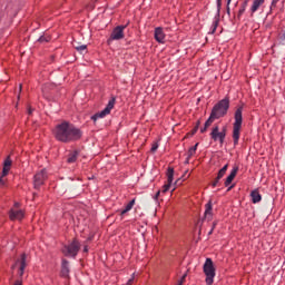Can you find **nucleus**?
<instances>
[{
	"instance_id": "nucleus-42",
	"label": "nucleus",
	"mask_w": 285,
	"mask_h": 285,
	"mask_svg": "<svg viewBox=\"0 0 285 285\" xmlns=\"http://www.w3.org/2000/svg\"><path fill=\"white\" fill-rule=\"evenodd\" d=\"M83 253H88V246L83 247Z\"/></svg>"
},
{
	"instance_id": "nucleus-29",
	"label": "nucleus",
	"mask_w": 285,
	"mask_h": 285,
	"mask_svg": "<svg viewBox=\"0 0 285 285\" xmlns=\"http://www.w3.org/2000/svg\"><path fill=\"white\" fill-rule=\"evenodd\" d=\"M157 148H159V144L154 142L153 146H151L150 151H151V153H157Z\"/></svg>"
},
{
	"instance_id": "nucleus-41",
	"label": "nucleus",
	"mask_w": 285,
	"mask_h": 285,
	"mask_svg": "<svg viewBox=\"0 0 285 285\" xmlns=\"http://www.w3.org/2000/svg\"><path fill=\"white\" fill-rule=\"evenodd\" d=\"M126 213H128V210L122 209V210L120 212V215H126Z\"/></svg>"
},
{
	"instance_id": "nucleus-21",
	"label": "nucleus",
	"mask_w": 285,
	"mask_h": 285,
	"mask_svg": "<svg viewBox=\"0 0 285 285\" xmlns=\"http://www.w3.org/2000/svg\"><path fill=\"white\" fill-rule=\"evenodd\" d=\"M197 146H199V142H196L194 147L189 148L188 156H187V163L190 161V157H194V155L197 153Z\"/></svg>"
},
{
	"instance_id": "nucleus-27",
	"label": "nucleus",
	"mask_w": 285,
	"mask_h": 285,
	"mask_svg": "<svg viewBox=\"0 0 285 285\" xmlns=\"http://www.w3.org/2000/svg\"><path fill=\"white\" fill-rule=\"evenodd\" d=\"M132 206H135V199L130 200L126 207L125 210H127V213H129V210H132Z\"/></svg>"
},
{
	"instance_id": "nucleus-12",
	"label": "nucleus",
	"mask_w": 285,
	"mask_h": 285,
	"mask_svg": "<svg viewBox=\"0 0 285 285\" xmlns=\"http://www.w3.org/2000/svg\"><path fill=\"white\" fill-rule=\"evenodd\" d=\"M46 179H48V171L46 169H41L33 176L35 188H41L46 183Z\"/></svg>"
},
{
	"instance_id": "nucleus-1",
	"label": "nucleus",
	"mask_w": 285,
	"mask_h": 285,
	"mask_svg": "<svg viewBox=\"0 0 285 285\" xmlns=\"http://www.w3.org/2000/svg\"><path fill=\"white\" fill-rule=\"evenodd\" d=\"M53 135L57 141L72 144V141H79L83 136V132H81V129L77 128L75 125L68 121H62L56 126Z\"/></svg>"
},
{
	"instance_id": "nucleus-11",
	"label": "nucleus",
	"mask_w": 285,
	"mask_h": 285,
	"mask_svg": "<svg viewBox=\"0 0 285 285\" xmlns=\"http://www.w3.org/2000/svg\"><path fill=\"white\" fill-rule=\"evenodd\" d=\"M10 168H12V159L10 158V156H8L3 161V168L0 176V186H6L7 180L3 179V177H8Z\"/></svg>"
},
{
	"instance_id": "nucleus-28",
	"label": "nucleus",
	"mask_w": 285,
	"mask_h": 285,
	"mask_svg": "<svg viewBox=\"0 0 285 285\" xmlns=\"http://www.w3.org/2000/svg\"><path fill=\"white\" fill-rule=\"evenodd\" d=\"M170 186H173V184L167 183L166 185L163 186V193H168V190H170Z\"/></svg>"
},
{
	"instance_id": "nucleus-4",
	"label": "nucleus",
	"mask_w": 285,
	"mask_h": 285,
	"mask_svg": "<svg viewBox=\"0 0 285 285\" xmlns=\"http://www.w3.org/2000/svg\"><path fill=\"white\" fill-rule=\"evenodd\" d=\"M215 264L213 263L212 258H206L204 266H203V272L205 273V282L207 285H213L215 283Z\"/></svg>"
},
{
	"instance_id": "nucleus-15",
	"label": "nucleus",
	"mask_w": 285,
	"mask_h": 285,
	"mask_svg": "<svg viewBox=\"0 0 285 285\" xmlns=\"http://www.w3.org/2000/svg\"><path fill=\"white\" fill-rule=\"evenodd\" d=\"M205 219H207V222H210V219H213V202L212 200H209L205 205Z\"/></svg>"
},
{
	"instance_id": "nucleus-3",
	"label": "nucleus",
	"mask_w": 285,
	"mask_h": 285,
	"mask_svg": "<svg viewBox=\"0 0 285 285\" xmlns=\"http://www.w3.org/2000/svg\"><path fill=\"white\" fill-rule=\"evenodd\" d=\"M228 108H230V100H228V98H224L213 107L212 114L214 117L222 119V117L227 115Z\"/></svg>"
},
{
	"instance_id": "nucleus-31",
	"label": "nucleus",
	"mask_w": 285,
	"mask_h": 285,
	"mask_svg": "<svg viewBox=\"0 0 285 285\" xmlns=\"http://www.w3.org/2000/svg\"><path fill=\"white\" fill-rule=\"evenodd\" d=\"M86 45H82V46H79V47H76V50H78V52H81L82 50H86Z\"/></svg>"
},
{
	"instance_id": "nucleus-6",
	"label": "nucleus",
	"mask_w": 285,
	"mask_h": 285,
	"mask_svg": "<svg viewBox=\"0 0 285 285\" xmlns=\"http://www.w3.org/2000/svg\"><path fill=\"white\" fill-rule=\"evenodd\" d=\"M112 108H115V98H111L106 108L99 112H96L94 116H91V120L94 122H97L98 119H105V117H108V115H110V112L112 111Z\"/></svg>"
},
{
	"instance_id": "nucleus-26",
	"label": "nucleus",
	"mask_w": 285,
	"mask_h": 285,
	"mask_svg": "<svg viewBox=\"0 0 285 285\" xmlns=\"http://www.w3.org/2000/svg\"><path fill=\"white\" fill-rule=\"evenodd\" d=\"M39 43H48V41H50V36H41L39 39H38Z\"/></svg>"
},
{
	"instance_id": "nucleus-43",
	"label": "nucleus",
	"mask_w": 285,
	"mask_h": 285,
	"mask_svg": "<svg viewBox=\"0 0 285 285\" xmlns=\"http://www.w3.org/2000/svg\"><path fill=\"white\" fill-rule=\"evenodd\" d=\"M234 187H235V186L232 185V186H229V187L227 188V190H233Z\"/></svg>"
},
{
	"instance_id": "nucleus-17",
	"label": "nucleus",
	"mask_w": 285,
	"mask_h": 285,
	"mask_svg": "<svg viewBox=\"0 0 285 285\" xmlns=\"http://www.w3.org/2000/svg\"><path fill=\"white\" fill-rule=\"evenodd\" d=\"M265 1L266 0H253L252 7H250L252 14H255V12H257V10H259V8L264 6Z\"/></svg>"
},
{
	"instance_id": "nucleus-10",
	"label": "nucleus",
	"mask_w": 285,
	"mask_h": 285,
	"mask_svg": "<svg viewBox=\"0 0 285 285\" xmlns=\"http://www.w3.org/2000/svg\"><path fill=\"white\" fill-rule=\"evenodd\" d=\"M124 30H126V26H118L114 28L109 39L107 40V43L110 45L112 41H120V39H124Z\"/></svg>"
},
{
	"instance_id": "nucleus-38",
	"label": "nucleus",
	"mask_w": 285,
	"mask_h": 285,
	"mask_svg": "<svg viewBox=\"0 0 285 285\" xmlns=\"http://www.w3.org/2000/svg\"><path fill=\"white\" fill-rule=\"evenodd\" d=\"M14 285H22V282L18 279L14 282Z\"/></svg>"
},
{
	"instance_id": "nucleus-7",
	"label": "nucleus",
	"mask_w": 285,
	"mask_h": 285,
	"mask_svg": "<svg viewBox=\"0 0 285 285\" xmlns=\"http://www.w3.org/2000/svg\"><path fill=\"white\" fill-rule=\"evenodd\" d=\"M210 137L213 141H218L220 146H223L224 141L226 140V127H223V129L219 130V126H214L210 132Z\"/></svg>"
},
{
	"instance_id": "nucleus-13",
	"label": "nucleus",
	"mask_w": 285,
	"mask_h": 285,
	"mask_svg": "<svg viewBox=\"0 0 285 285\" xmlns=\"http://www.w3.org/2000/svg\"><path fill=\"white\" fill-rule=\"evenodd\" d=\"M61 277H69L70 275V263L68 259L62 258L61 261Z\"/></svg>"
},
{
	"instance_id": "nucleus-16",
	"label": "nucleus",
	"mask_w": 285,
	"mask_h": 285,
	"mask_svg": "<svg viewBox=\"0 0 285 285\" xmlns=\"http://www.w3.org/2000/svg\"><path fill=\"white\" fill-rule=\"evenodd\" d=\"M237 170H239L237 167H234L230 171V174L227 176L226 180H225V186L228 187L230 186V184H233V179H235V177H237Z\"/></svg>"
},
{
	"instance_id": "nucleus-19",
	"label": "nucleus",
	"mask_w": 285,
	"mask_h": 285,
	"mask_svg": "<svg viewBox=\"0 0 285 285\" xmlns=\"http://www.w3.org/2000/svg\"><path fill=\"white\" fill-rule=\"evenodd\" d=\"M175 177V169L169 167L167 169V184H173Z\"/></svg>"
},
{
	"instance_id": "nucleus-44",
	"label": "nucleus",
	"mask_w": 285,
	"mask_h": 285,
	"mask_svg": "<svg viewBox=\"0 0 285 285\" xmlns=\"http://www.w3.org/2000/svg\"><path fill=\"white\" fill-rule=\"evenodd\" d=\"M20 90H21V85H20Z\"/></svg>"
},
{
	"instance_id": "nucleus-36",
	"label": "nucleus",
	"mask_w": 285,
	"mask_h": 285,
	"mask_svg": "<svg viewBox=\"0 0 285 285\" xmlns=\"http://www.w3.org/2000/svg\"><path fill=\"white\" fill-rule=\"evenodd\" d=\"M215 226H217V223H214V224H213V227H212V229L209 230L208 235H213V230H215Z\"/></svg>"
},
{
	"instance_id": "nucleus-8",
	"label": "nucleus",
	"mask_w": 285,
	"mask_h": 285,
	"mask_svg": "<svg viewBox=\"0 0 285 285\" xmlns=\"http://www.w3.org/2000/svg\"><path fill=\"white\" fill-rule=\"evenodd\" d=\"M20 204L14 203L13 207L9 210V218L11 222H21L26 217V212L19 209Z\"/></svg>"
},
{
	"instance_id": "nucleus-33",
	"label": "nucleus",
	"mask_w": 285,
	"mask_h": 285,
	"mask_svg": "<svg viewBox=\"0 0 285 285\" xmlns=\"http://www.w3.org/2000/svg\"><path fill=\"white\" fill-rule=\"evenodd\" d=\"M218 12L222 10V0H216Z\"/></svg>"
},
{
	"instance_id": "nucleus-39",
	"label": "nucleus",
	"mask_w": 285,
	"mask_h": 285,
	"mask_svg": "<svg viewBox=\"0 0 285 285\" xmlns=\"http://www.w3.org/2000/svg\"><path fill=\"white\" fill-rule=\"evenodd\" d=\"M277 1H279V0H273L272 6H277Z\"/></svg>"
},
{
	"instance_id": "nucleus-35",
	"label": "nucleus",
	"mask_w": 285,
	"mask_h": 285,
	"mask_svg": "<svg viewBox=\"0 0 285 285\" xmlns=\"http://www.w3.org/2000/svg\"><path fill=\"white\" fill-rule=\"evenodd\" d=\"M159 195H161V191H160V190H158V191L155 194V196H154L155 202H157V199H159Z\"/></svg>"
},
{
	"instance_id": "nucleus-9",
	"label": "nucleus",
	"mask_w": 285,
	"mask_h": 285,
	"mask_svg": "<svg viewBox=\"0 0 285 285\" xmlns=\"http://www.w3.org/2000/svg\"><path fill=\"white\" fill-rule=\"evenodd\" d=\"M26 254H21L20 258L12 265V271H18L19 277H23V273H26Z\"/></svg>"
},
{
	"instance_id": "nucleus-34",
	"label": "nucleus",
	"mask_w": 285,
	"mask_h": 285,
	"mask_svg": "<svg viewBox=\"0 0 285 285\" xmlns=\"http://www.w3.org/2000/svg\"><path fill=\"white\" fill-rule=\"evenodd\" d=\"M233 0H227V14H230V2Z\"/></svg>"
},
{
	"instance_id": "nucleus-18",
	"label": "nucleus",
	"mask_w": 285,
	"mask_h": 285,
	"mask_svg": "<svg viewBox=\"0 0 285 285\" xmlns=\"http://www.w3.org/2000/svg\"><path fill=\"white\" fill-rule=\"evenodd\" d=\"M253 204H259L262 202V194L259 190L255 189L250 193Z\"/></svg>"
},
{
	"instance_id": "nucleus-25",
	"label": "nucleus",
	"mask_w": 285,
	"mask_h": 285,
	"mask_svg": "<svg viewBox=\"0 0 285 285\" xmlns=\"http://www.w3.org/2000/svg\"><path fill=\"white\" fill-rule=\"evenodd\" d=\"M226 170H228V165H225L217 174V179H222L224 175H226Z\"/></svg>"
},
{
	"instance_id": "nucleus-24",
	"label": "nucleus",
	"mask_w": 285,
	"mask_h": 285,
	"mask_svg": "<svg viewBox=\"0 0 285 285\" xmlns=\"http://www.w3.org/2000/svg\"><path fill=\"white\" fill-rule=\"evenodd\" d=\"M215 119H218V118H216V117L210 112L209 118L205 121V127L208 128L209 126H212V124L215 121Z\"/></svg>"
},
{
	"instance_id": "nucleus-37",
	"label": "nucleus",
	"mask_w": 285,
	"mask_h": 285,
	"mask_svg": "<svg viewBox=\"0 0 285 285\" xmlns=\"http://www.w3.org/2000/svg\"><path fill=\"white\" fill-rule=\"evenodd\" d=\"M206 130H208V127H206V125H205V127L200 129V132L204 134V132H206Z\"/></svg>"
},
{
	"instance_id": "nucleus-2",
	"label": "nucleus",
	"mask_w": 285,
	"mask_h": 285,
	"mask_svg": "<svg viewBox=\"0 0 285 285\" xmlns=\"http://www.w3.org/2000/svg\"><path fill=\"white\" fill-rule=\"evenodd\" d=\"M244 108L238 107L235 111V116H234V125H233V141H234V146H237V144H239V137L242 135V124L244 121V118L242 116Z\"/></svg>"
},
{
	"instance_id": "nucleus-23",
	"label": "nucleus",
	"mask_w": 285,
	"mask_h": 285,
	"mask_svg": "<svg viewBox=\"0 0 285 285\" xmlns=\"http://www.w3.org/2000/svg\"><path fill=\"white\" fill-rule=\"evenodd\" d=\"M218 26H219V18H215L212 23V35H215Z\"/></svg>"
},
{
	"instance_id": "nucleus-40",
	"label": "nucleus",
	"mask_w": 285,
	"mask_h": 285,
	"mask_svg": "<svg viewBox=\"0 0 285 285\" xmlns=\"http://www.w3.org/2000/svg\"><path fill=\"white\" fill-rule=\"evenodd\" d=\"M28 115H32V108L31 107L28 108Z\"/></svg>"
},
{
	"instance_id": "nucleus-22",
	"label": "nucleus",
	"mask_w": 285,
	"mask_h": 285,
	"mask_svg": "<svg viewBox=\"0 0 285 285\" xmlns=\"http://www.w3.org/2000/svg\"><path fill=\"white\" fill-rule=\"evenodd\" d=\"M246 8H248V0H245L238 10V18L242 17V14H244L246 12Z\"/></svg>"
},
{
	"instance_id": "nucleus-32",
	"label": "nucleus",
	"mask_w": 285,
	"mask_h": 285,
	"mask_svg": "<svg viewBox=\"0 0 285 285\" xmlns=\"http://www.w3.org/2000/svg\"><path fill=\"white\" fill-rule=\"evenodd\" d=\"M220 179L215 178V180L212 183L213 188L217 187Z\"/></svg>"
},
{
	"instance_id": "nucleus-5",
	"label": "nucleus",
	"mask_w": 285,
	"mask_h": 285,
	"mask_svg": "<svg viewBox=\"0 0 285 285\" xmlns=\"http://www.w3.org/2000/svg\"><path fill=\"white\" fill-rule=\"evenodd\" d=\"M79 248H81V244L79 240L73 239L70 244L62 247V255L65 257H77L79 254Z\"/></svg>"
},
{
	"instance_id": "nucleus-20",
	"label": "nucleus",
	"mask_w": 285,
	"mask_h": 285,
	"mask_svg": "<svg viewBox=\"0 0 285 285\" xmlns=\"http://www.w3.org/2000/svg\"><path fill=\"white\" fill-rule=\"evenodd\" d=\"M77 157H79V151H72L69 154L67 158L68 164H75V161H77Z\"/></svg>"
},
{
	"instance_id": "nucleus-30",
	"label": "nucleus",
	"mask_w": 285,
	"mask_h": 285,
	"mask_svg": "<svg viewBox=\"0 0 285 285\" xmlns=\"http://www.w3.org/2000/svg\"><path fill=\"white\" fill-rule=\"evenodd\" d=\"M135 282V274L131 275V277L128 279L127 285H132Z\"/></svg>"
},
{
	"instance_id": "nucleus-14",
	"label": "nucleus",
	"mask_w": 285,
	"mask_h": 285,
	"mask_svg": "<svg viewBox=\"0 0 285 285\" xmlns=\"http://www.w3.org/2000/svg\"><path fill=\"white\" fill-rule=\"evenodd\" d=\"M154 37L158 43H164V41H166V33H164V29L161 27H157L155 29Z\"/></svg>"
}]
</instances>
